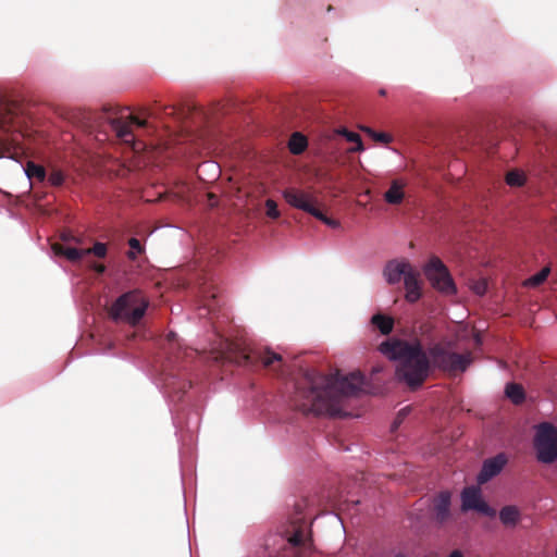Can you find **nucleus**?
I'll return each mask as SVG.
<instances>
[{"instance_id":"3","label":"nucleus","mask_w":557,"mask_h":557,"mask_svg":"<svg viewBox=\"0 0 557 557\" xmlns=\"http://www.w3.org/2000/svg\"><path fill=\"white\" fill-rule=\"evenodd\" d=\"M148 300L139 289L121 295L110 307L109 314L114 321L136 325L145 315Z\"/></svg>"},{"instance_id":"37","label":"nucleus","mask_w":557,"mask_h":557,"mask_svg":"<svg viewBox=\"0 0 557 557\" xmlns=\"http://www.w3.org/2000/svg\"><path fill=\"white\" fill-rule=\"evenodd\" d=\"M208 197H209V200H210V205L214 206L215 202H216L215 196L213 194H209Z\"/></svg>"},{"instance_id":"5","label":"nucleus","mask_w":557,"mask_h":557,"mask_svg":"<svg viewBox=\"0 0 557 557\" xmlns=\"http://www.w3.org/2000/svg\"><path fill=\"white\" fill-rule=\"evenodd\" d=\"M283 197L290 207L311 214L327 226L332 228L339 226L337 220L331 219L323 213L319 207V200L313 194L296 187H288L284 189Z\"/></svg>"},{"instance_id":"10","label":"nucleus","mask_w":557,"mask_h":557,"mask_svg":"<svg viewBox=\"0 0 557 557\" xmlns=\"http://www.w3.org/2000/svg\"><path fill=\"white\" fill-rule=\"evenodd\" d=\"M234 361L239 366L245 367H255L261 363L264 368H270L275 363L281 367L282 364V356L273 352L269 349L267 350H258V349H240L234 357Z\"/></svg>"},{"instance_id":"27","label":"nucleus","mask_w":557,"mask_h":557,"mask_svg":"<svg viewBox=\"0 0 557 557\" xmlns=\"http://www.w3.org/2000/svg\"><path fill=\"white\" fill-rule=\"evenodd\" d=\"M128 245H129L131 249L127 252V258L129 260H136L137 256L140 255L144 251V247L140 244V242L137 238H135V237H132L128 240Z\"/></svg>"},{"instance_id":"8","label":"nucleus","mask_w":557,"mask_h":557,"mask_svg":"<svg viewBox=\"0 0 557 557\" xmlns=\"http://www.w3.org/2000/svg\"><path fill=\"white\" fill-rule=\"evenodd\" d=\"M423 272L432 287L437 292L445 295H455L457 293L456 284L448 268L438 257H431L428 263L423 267Z\"/></svg>"},{"instance_id":"26","label":"nucleus","mask_w":557,"mask_h":557,"mask_svg":"<svg viewBox=\"0 0 557 557\" xmlns=\"http://www.w3.org/2000/svg\"><path fill=\"white\" fill-rule=\"evenodd\" d=\"M549 273H550V268L549 267H545L539 273H536L535 275L531 276L527 281V284L530 285V286H539V285H541L547 278Z\"/></svg>"},{"instance_id":"21","label":"nucleus","mask_w":557,"mask_h":557,"mask_svg":"<svg viewBox=\"0 0 557 557\" xmlns=\"http://www.w3.org/2000/svg\"><path fill=\"white\" fill-rule=\"evenodd\" d=\"M371 322L383 335H387L393 331L394 320L391 317L375 314L372 317Z\"/></svg>"},{"instance_id":"29","label":"nucleus","mask_w":557,"mask_h":557,"mask_svg":"<svg viewBox=\"0 0 557 557\" xmlns=\"http://www.w3.org/2000/svg\"><path fill=\"white\" fill-rule=\"evenodd\" d=\"M267 215L271 219H278L281 213L277 209V203L273 199L265 200Z\"/></svg>"},{"instance_id":"12","label":"nucleus","mask_w":557,"mask_h":557,"mask_svg":"<svg viewBox=\"0 0 557 557\" xmlns=\"http://www.w3.org/2000/svg\"><path fill=\"white\" fill-rule=\"evenodd\" d=\"M507 461L508 459L504 453H500L493 458L486 459L483 462L480 473L478 474V483L485 484L491 479L496 476L506 466Z\"/></svg>"},{"instance_id":"32","label":"nucleus","mask_w":557,"mask_h":557,"mask_svg":"<svg viewBox=\"0 0 557 557\" xmlns=\"http://www.w3.org/2000/svg\"><path fill=\"white\" fill-rule=\"evenodd\" d=\"M408 408H404L401 409L398 414H397V418L395 419L394 423H393V429H397L398 425L401 423V421L404 420V418L406 417L407 412H408Z\"/></svg>"},{"instance_id":"14","label":"nucleus","mask_w":557,"mask_h":557,"mask_svg":"<svg viewBox=\"0 0 557 557\" xmlns=\"http://www.w3.org/2000/svg\"><path fill=\"white\" fill-rule=\"evenodd\" d=\"M413 268L407 261H389L384 269V276L389 284L400 282L401 277H406Z\"/></svg>"},{"instance_id":"19","label":"nucleus","mask_w":557,"mask_h":557,"mask_svg":"<svg viewBox=\"0 0 557 557\" xmlns=\"http://www.w3.org/2000/svg\"><path fill=\"white\" fill-rule=\"evenodd\" d=\"M308 147V140L305 135L299 132L292 134L288 141V149L293 154L302 153Z\"/></svg>"},{"instance_id":"40","label":"nucleus","mask_w":557,"mask_h":557,"mask_svg":"<svg viewBox=\"0 0 557 557\" xmlns=\"http://www.w3.org/2000/svg\"><path fill=\"white\" fill-rule=\"evenodd\" d=\"M395 557H406L404 554H397Z\"/></svg>"},{"instance_id":"34","label":"nucleus","mask_w":557,"mask_h":557,"mask_svg":"<svg viewBox=\"0 0 557 557\" xmlns=\"http://www.w3.org/2000/svg\"><path fill=\"white\" fill-rule=\"evenodd\" d=\"M90 268L98 274H103L107 270L106 265L101 263H92Z\"/></svg>"},{"instance_id":"18","label":"nucleus","mask_w":557,"mask_h":557,"mask_svg":"<svg viewBox=\"0 0 557 557\" xmlns=\"http://www.w3.org/2000/svg\"><path fill=\"white\" fill-rule=\"evenodd\" d=\"M499 520L506 527H515L520 520V510L512 505L505 506L499 511Z\"/></svg>"},{"instance_id":"7","label":"nucleus","mask_w":557,"mask_h":557,"mask_svg":"<svg viewBox=\"0 0 557 557\" xmlns=\"http://www.w3.org/2000/svg\"><path fill=\"white\" fill-rule=\"evenodd\" d=\"M533 446L540 462H555L557 460V428L550 422H541L535 425Z\"/></svg>"},{"instance_id":"4","label":"nucleus","mask_w":557,"mask_h":557,"mask_svg":"<svg viewBox=\"0 0 557 557\" xmlns=\"http://www.w3.org/2000/svg\"><path fill=\"white\" fill-rule=\"evenodd\" d=\"M307 499H301L294 505V511L289 517L290 530H286V542L295 552V557H305L311 550L312 540L306 536L307 531Z\"/></svg>"},{"instance_id":"1","label":"nucleus","mask_w":557,"mask_h":557,"mask_svg":"<svg viewBox=\"0 0 557 557\" xmlns=\"http://www.w3.org/2000/svg\"><path fill=\"white\" fill-rule=\"evenodd\" d=\"M360 372L342 375L338 371L325 375L314 370H307L295 384L292 397L293 407L305 413L332 417L343 413L346 398L356 396L363 385Z\"/></svg>"},{"instance_id":"11","label":"nucleus","mask_w":557,"mask_h":557,"mask_svg":"<svg viewBox=\"0 0 557 557\" xmlns=\"http://www.w3.org/2000/svg\"><path fill=\"white\" fill-rule=\"evenodd\" d=\"M475 510L484 516L494 517L496 511L483 500L481 491L475 486L465 487L461 492V511Z\"/></svg>"},{"instance_id":"20","label":"nucleus","mask_w":557,"mask_h":557,"mask_svg":"<svg viewBox=\"0 0 557 557\" xmlns=\"http://www.w3.org/2000/svg\"><path fill=\"white\" fill-rule=\"evenodd\" d=\"M197 110L198 108L194 104H186L178 109L174 106H165L163 108L165 114H177L182 120L189 119Z\"/></svg>"},{"instance_id":"28","label":"nucleus","mask_w":557,"mask_h":557,"mask_svg":"<svg viewBox=\"0 0 557 557\" xmlns=\"http://www.w3.org/2000/svg\"><path fill=\"white\" fill-rule=\"evenodd\" d=\"M85 256L94 255L98 258H104L108 252L107 245L103 243H96L91 248L84 249Z\"/></svg>"},{"instance_id":"6","label":"nucleus","mask_w":557,"mask_h":557,"mask_svg":"<svg viewBox=\"0 0 557 557\" xmlns=\"http://www.w3.org/2000/svg\"><path fill=\"white\" fill-rule=\"evenodd\" d=\"M430 358L432 363L437 369L449 372H463L472 362V355L470 351L466 354L454 352L450 349V344H435L430 349Z\"/></svg>"},{"instance_id":"35","label":"nucleus","mask_w":557,"mask_h":557,"mask_svg":"<svg viewBox=\"0 0 557 557\" xmlns=\"http://www.w3.org/2000/svg\"><path fill=\"white\" fill-rule=\"evenodd\" d=\"M176 341V334L173 333V332H170L168 335H166V342L169 343V345H173Z\"/></svg>"},{"instance_id":"24","label":"nucleus","mask_w":557,"mask_h":557,"mask_svg":"<svg viewBox=\"0 0 557 557\" xmlns=\"http://www.w3.org/2000/svg\"><path fill=\"white\" fill-rule=\"evenodd\" d=\"M338 134L345 137L347 141L355 144V146L349 149L350 152L363 150L362 140L358 133L350 132L346 128H342L338 131Z\"/></svg>"},{"instance_id":"15","label":"nucleus","mask_w":557,"mask_h":557,"mask_svg":"<svg viewBox=\"0 0 557 557\" xmlns=\"http://www.w3.org/2000/svg\"><path fill=\"white\" fill-rule=\"evenodd\" d=\"M420 274L417 270L412 269L410 273L406 275L404 278L406 294L405 298L408 302H416L420 299L421 293V283H420Z\"/></svg>"},{"instance_id":"22","label":"nucleus","mask_w":557,"mask_h":557,"mask_svg":"<svg viewBox=\"0 0 557 557\" xmlns=\"http://www.w3.org/2000/svg\"><path fill=\"white\" fill-rule=\"evenodd\" d=\"M25 173L30 181L37 180L38 182H44L47 177L45 168L33 161L26 163Z\"/></svg>"},{"instance_id":"36","label":"nucleus","mask_w":557,"mask_h":557,"mask_svg":"<svg viewBox=\"0 0 557 557\" xmlns=\"http://www.w3.org/2000/svg\"><path fill=\"white\" fill-rule=\"evenodd\" d=\"M62 239H63L64 242L73 240V242H75V243H79V239H78V238H76V237H75V236H73V235H66V234H63V235H62Z\"/></svg>"},{"instance_id":"39","label":"nucleus","mask_w":557,"mask_h":557,"mask_svg":"<svg viewBox=\"0 0 557 557\" xmlns=\"http://www.w3.org/2000/svg\"><path fill=\"white\" fill-rule=\"evenodd\" d=\"M187 386H188V387H190V383H188V384H187V383H183V386L181 387V389H182L183 392H185V388H186Z\"/></svg>"},{"instance_id":"23","label":"nucleus","mask_w":557,"mask_h":557,"mask_svg":"<svg viewBox=\"0 0 557 557\" xmlns=\"http://www.w3.org/2000/svg\"><path fill=\"white\" fill-rule=\"evenodd\" d=\"M505 393L506 396L516 405L523 403L525 398L523 387L517 383L507 384Z\"/></svg>"},{"instance_id":"16","label":"nucleus","mask_w":557,"mask_h":557,"mask_svg":"<svg viewBox=\"0 0 557 557\" xmlns=\"http://www.w3.org/2000/svg\"><path fill=\"white\" fill-rule=\"evenodd\" d=\"M406 183L400 180H394L389 188L384 194V200L389 205H400L405 198L404 188Z\"/></svg>"},{"instance_id":"33","label":"nucleus","mask_w":557,"mask_h":557,"mask_svg":"<svg viewBox=\"0 0 557 557\" xmlns=\"http://www.w3.org/2000/svg\"><path fill=\"white\" fill-rule=\"evenodd\" d=\"M487 284L485 281L478 282L473 289L478 295H483L486 292Z\"/></svg>"},{"instance_id":"25","label":"nucleus","mask_w":557,"mask_h":557,"mask_svg":"<svg viewBox=\"0 0 557 557\" xmlns=\"http://www.w3.org/2000/svg\"><path fill=\"white\" fill-rule=\"evenodd\" d=\"M524 175L519 171H510L506 175V183L512 187H520L524 184Z\"/></svg>"},{"instance_id":"30","label":"nucleus","mask_w":557,"mask_h":557,"mask_svg":"<svg viewBox=\"0 0 557 557\" xmlns=\"http://www.w3.org/2000/svg\"><path fill=\"white\" fill-rule=\"evenodd\" d=\"M49 182L52 186L59 187L64 182V174L61 170L53 169L49 175Z\"/></svg>"},{"instance_id":"31","label":"nucleus","mask_w":557,"mask_h":557,"mask_svg":"<svg viewBox=\"0 0 557 557\" xmlns=\"http://www.w3.org/2000/svg\"><path fill=\"white\" fill-rule=\"evenodd\" d=\"M369 134L372 136V138L375 140V141H380V143H383V144H388L392 141V137L391 135L386 134V133H376L372 129H368Z\"/></svg>"},{"instance_id":"17","label":"nucleus","mask_w":557,"mask_h":557,"mask_svg":"<svg viewBox=\"0 0 557 557\" xmlns=\"http://www.w3.org/2000/svg\"><path fill=\"white\" fill-rule=\"evenodd\" d=\"M52 251L57 256H63L72 262H78L85 257L84 249L65 246L64 244L54 243L51 246Z\"/></svg>"},{"instance_id":"2","label":"nucleus","mask_w":557,"mask_h":557,"mask_svg":"<svg viewBox=\"0 0 557 557\" xmlns=\"http://www.w3.org/2000/svg\"><path fill=\"white\" fill-rule=\"evenodd\" d=\"M380 350L391 359L398 360L396 376L409 388L417 389L426 380L430 371V359L419 343L387 341L380 345Z\"/></svg>"},{"instance_id":"38","label":"nucleus","mask_w":557,"mask_h":557,"mask_svg":"<svg viewBox=\"0 0 557 557\" xmlns=\"http://www.w3.org/2000/svg\"><path fill=\"white\" fill-rule=\"evenodd\" d=\"M449 557H463V555L459 550H454L450 553Z\"/></svg>"},{"instance_id":"13","label":"nucleus","mask_w":557,"mask_h":557,"mask_svg":"<svg viewBox=\"0 0 557 557\" xmlns=\"http://www.w3.org/2000/svg\"><path fill=\"white\" fill-rule=\"evenodd\" d=\"M450 498V493L448 491H443L433 499L434 519L440 524L446 523L451 518Z\"/></svg>"},{"instance_id":"9","label":"nucleus","mask_w":557,"mask_h":557,"mask_svg":"<svg viewBox=\"0 0 557 557\" xmlns=\"http://www.w3.org/2000/svg\"><path fill=\"white\" fill-rule=\"evenodd\" d=\"M111 131L115 134L122 143L132 146L134 150H139L144 147L139 141H136L134 127L145 128L148 123L146 120L138 119L134 115L126 117H114L109 121Z\"/></svg>"}]
</instances>
